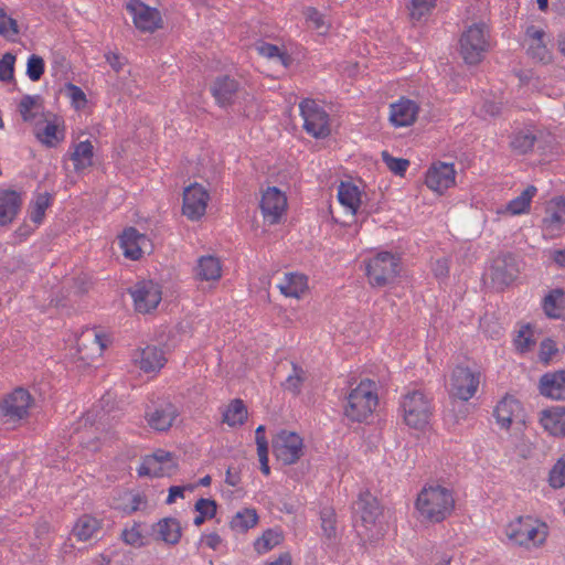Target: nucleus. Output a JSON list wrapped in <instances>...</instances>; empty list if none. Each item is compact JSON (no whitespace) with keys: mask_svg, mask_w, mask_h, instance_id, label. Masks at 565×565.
I'll return each mask as SVG.
<instances>
[{"mask_svg":"<svg viewBox=\"0 0 565 565\" xmlns=\"http://www.w3.org/2000/svg\"><path fill=\"white\" fill-rule=\"evenodd\" d=\"M550 486L559 489L565 486V455H563L550 471Z\"/></svg>","mask_w":565,"mask_h":565,"instance_id":"43","label":"nucleus"},{"mask_svg":"<svg viewBox=\"0 0 565 565\" xmlns=\"http://www.w3.org/2000/svg\"><path fill=\"white\" fill-rule=\"evenodd\" d=\"M135 309L140 313H149L156 309L162 299L160 286L152 280H141L129 289Z\"/></svg>","mask_w":565,"mask_h":565,"instance_id":"10","label":"nucleus"},{"mask_svg":"<svg viewBox=\"0 0 565 565\" xmlns=\"http://www.w3.org/2000/svg\"><path fill=\"white\" fill-rule=\"evenodd\" d=\"M164 361L161 349H158L157 347H147L141 351L140 369L145 372H152L161 369Z\"/></svg>","mask_w":565,"mask_h":565,"instance_id":"34","label":"nucleus"},{"mask_svg":"<svg viewBox=\"0 0 565 565\" xmlns=\"http://www.w3.org/2000/svg\"><path fill=\"white\" fill-rule=\"evenodd\" d=\"M147 239L146 235L140 234L135 227H127L119 237L120 247L125 257L137 260L141 257V244Z\"/></svg>","mask_w":565,"mask_h":565,"instance_id":"27","label":"nucleus"},{"mask_svg":"<svg viewBox=\"0 0 565 565\" xmlns=\"http://www.w3.org/2000/svg\"><path fill=\"white\" fill-rule=\"evenodd\" d=\"M565 292L562 289H553L545 296L543 301V309L547 317L550 318H558L559 313L557 309L559 308L558 303L562 298H564Z\"/></svg>","mask_w":565,"mask_h":565,"instance_id":"40","label":"nucleus"},{"mask_svg":"<svg viewBox=\"0 0 565 565\" xmlns=\"http://www.w3.org/2000/svg\"><path fill=\"white\" fill-rule=\"evenodd\" d=\"M184 497V488L180 486H172L169 488V494L166 500L167 504H172L177 498H183Z\"/></svg>","mask_w":565,"mask_h":565,"instance_id":"64","label":"nucleus"},{"mask_svg":"<svg viewBox=\"0 0 565 565\" xmlns=\"http://www.w3.org/2000/svg\"><path fill=\"white\" fill-rule=\"evenodd\" d=\"M519 274L516 257L511 253L497 256L490 267V278L497 289L503 290Z\"/></svg>","mask_w":565,"mask_h":565,"instance_id":"12","label":"nucleus"},{"mask_svg":"<svg viewBox=\"0 0 565 565\" xmlns=\"http://www.w3.org/2000/svg\"><path fill=\"white\" fill-rule=\"evenodd\" d=\"M437 0H412L411 17L419 21L436 7Z\"/></svg>","mask_w":565,"mask_h":565,"instance_id":"49","label":"nucleus"},{"mask_svg":"<svg viewBox=\"0 0 565 565\" xmlns=\"http://www.w3.org/2000/svg\"><path fill=\"white\" fill-rule=\"evenodd\" d=\"M521 411V403L513 396L507 395L495 406L493 416L501 428L509 429L513 422V417H515Z\"/></svg>","mask_w":565,"mask_h":565,"instance_id":"26","label":"nucleus"},{"mask_svg":"<svg viewBox=\"0 0 565 565\" xmlns=\"http://www.w3.org/2000/svg\"><path fill=\"white\" fill-rule=\"evenodd\" d=\"M177 469H178V463H169V466L162 467L161 463L157 462V465L151 466L149 468V471L148 470L146 471L143 469V462H142L138 469V475L140 477H142V476L163 477V476H171L172 473L175 472Z\"/></svg>","mask_w":565,"mask_h":565,"instance_id":"47","label":"nucleus"},{"mask_svg":"<svg viewBox=\"0 0 565 565\" xmlns=\"http://www.w3.org/2000/svg\"><path fill=\"white\" fill-rule=\"evenodd\" d=\"M45 63L43 57L36 54L30 55L26 63V75L32 82L39 81L44 74Z\"/></svg>","mask_w":565,"mask_h":565,"instance_id":"44","label":"nucleus"},{"mask_svg":"<svg viewBox=\"0 0 565 565\" xmlns=\"http://www.w3.org/2000/svg\"><path fill=\"white\" fill-rule=\"evenodd\" d=\"M7 31L8 35L4 36L7 40L14 41L17 35L20 33L18 21L11 17L7 19Z\"/></svg>","mask_w":565,"mask_h":565,"instance_id":"62","label":"nucleus"},{"mask_svg":"<svg viewBox=\"0 0 565 565\" xmlns=\"http://www.w3.org/2000/svg\"><path fill=\"white\" fill-rule=\"evenodd\" d=\"M543 131L535 127H524L512 132L510 147L518 154H526L534 150L535 145L541 148Z\"/></svg>","mask_w":565,"mask_h":565,"instance_id":"19","label":"nucleus"},{"mask_svg":"<svg viewBox=\"0 0 565 565\" xmlns=\"http://www.w3.org/2000/svg\"><path fill=\"white\" fill-rule=\"evenodd\" d=\"M121 537L126 544L141 547L147 543L145 542V536L139 531V524H135L131 529H125L121 533Z\"/></svg>","mask_w":565,"mask_h":565,"instance_id":"51","label":"nucleus"},{"mask_svg":"<svg viewBox=\"0 0 565 565\" xmlns=\"http://www.w3.org/2000/svg\"><path fill=\"white\" fill-rule=\"evenodd\" d=\"M303 118L305 130L315 138H326L330 135L329 115L313 99H303L299 104Z\"/></svg>","mask_w":565,"mask_h":565,"instance_id":"8","label":"nucleus"},{"mask_svg":"<svg viewBox=\"0 0 565 565\" xmlns=\"http://www.w3.org/2000/svg\"><path fill=\"white\" fill-rule=\"evenodd\" d=\"M294 374L289 375L286 380V390L292 392L294 394H299L301 384L303 382L302 377V369L292 363Z\"/></svg>","mask_w":565,"mask_h":565,"instance_id":"53","label":"nucleus"},{"mask_svg":"<svg viewBox=\"0 0 565 565\" xmlns=\"http://www.w3.org/2000/svg\"><path fill=\"white\" fill-rule=\"evenodd\" d=\"M352 509L354 526L359 536H367V531L375 525L382 514L377 499L369 491L361 492Z\"/></svg>","mask_w":565,"mask_h":565,"instance_id":"6","label":"nucleus"},{"mask_svg":"<svg viewBox=\"0 0 565 565\" xmlns=\"http://www.w3.org/2000/svg\"><path fill=\"white\" fill-rule=\"evenodd\" d=\"M157 462L161 465L166 463V466H169V463H177L172 452L158 449L152 455L143 458V469L147 471V469L149 470V468L157 465Z\"/></svg>","mask_w":565,"mask_h":565,"instance_id":"45","label":"nucleus"},{"mask_svg":"<svg viewBox=\"0 0 565 565\" xmlns=\"http://www.w3.org/2000/svg\"><path fill=\"white\" fill-rule=\"evenodd\" d=\"M338 200L353 215L359 213L361 192L355 184L351 182H341L338 189Z\"/></svg>","mask_w":565,"mask_h":565,"instance_id":"30","label":"nucleus"},{"mask_svg":"<svg viewBox=\"0 0 565 565\" xmlns=\"http://www.w3.org/2000/svg\"><path fill=\"white\" fill-rule=\"evenodd\" d=\"M539 422L551 436L565 438V406H551L542 409Z\"/></svg>","mask_w":565,"mask_h":565,"instance_id":"21","label":"nucleus"},{"mask_svg":"<svg viewBox=\"0 0 565 565\" xmlns=\"http://www.w3.org/2000/svg\"><path fill=\"white\" fill-rule=\"evenodd\" d=\"M100 529V523L97 519L90 515L81 516L73 527V535L78 541L86 542L92 539Z\"/></svg>","mask_w":565,"mask_h":565,"instance_id":"32","label":"nucleus"},{"mask_svg":"<svg viewBox=\"0 0 565 565\" xmlns=\"http://www.w3.org/2000/svg\"><path fill=\"white\" fill-rule=\"evenodd\" d=\"M456 171L454 164L440 162L434 164L426 173V185L438 193H443L455 184Z\"/></svg>","mask_w":565,"mask_h":565,"instance_id":"18","label":"nucleus"},{"mask_svg":"<svg viewBox=\"0 0 565 565\" xmlns=\"http://www.w3.org/2000/svg\"><path fill=\"white\" fill-rule=\"evenodd\" d=\"M417 105L409 99H401L391 105L390 120L395 127H406L412 125L417 115Z\"/></svg>","mask_w":565,"mask_h":565,"instance_id":"24","label":"nucleus"},{"mask_svg":"<svg viewBox=\"0 0 565 565\" xmlns=\"http://www.w3.org/2000/svg\"><path fill=\"white\" fill-rule=\"evenodd\" d=\"M14 63L15 56L7 52L2 55L0 60V81L1 82H10L13 79L14 75Z\"/></svg>","mask_w":565,"mask_h":565,"instance_id":"48","label":"nucleus"},{"mask_svg":"<svg viewBox=\"0 0 565 565\" xmlns=\"http://www.w3.org/2000/svg\"><path fill=\"white\" fill-rule=\"evenodd\" d=\"M271 447L277 460L286 466L294 465L303 455L302 438L298 434L286 429H281L273 437Z\"/></svg>","mask_w":565,"mask_h":565,"instance_id":"7","label":"nucleus"},{"mask_svg":"<svg viewBox=\"0 0 565 565\" xmlns=\"http://www.w3.org/2000/svg\"><path fill=\"white\" fill-rule=\"evenodd\" d=\"M401 271V257L390 252H380L366 265V276L373 287H385L396 279Z\"/></svg>","mask_w":565,"mask_h":565,"instance_id":"4","label":"nucleus"},{"mask_svg":"<svg viewBox=\"0 0 565 565\" xmlns=\"http://www.w3.org/2000/svg\"><path fill=\"white\" fill-rule=\"evenodd\" d=\"M536 192L537 189L534 185L526 186L519 196L508 203L507 211L512 215L525 213L530 209L531 201Z\"/></svg>","mask_w":565,"mask_h":565,"instance_id":"37","label":"nucleus"},{"mask_svg":"<svg viewBox=\"0 0 565 565\" xmlns=\"http://www.w3.org/2000/svg\"><path fill=\"white\" fill-rule=\"evenodd\" d=\"M126 8L131 13L138 30L152 33L161 28V14L156 8H150L140 0H130Z\"/></svg>","mask_w":565,"mask_h":565,"instance_id":"13","label":"nucleus"},{"mask_svg":"<svg viewBox=\"0 0 565 565\" xmlns=\"http://www.w3.org/2000/svg\"><path fill=\"white\" fill-rule=\"evenodd\" d=\"M278 287L284 296L300 298L301 294L307 288V277L302 274L288 273L285 275L284 282Z\"/></svg>","mask_w":565,"mask_h":565,"instance_id":"31","label":"nucleus"},{"mask_svg":"<svg viewBox=\"0 0 565 565\" xmlns=\"http://www.w3.org/2000/svg\"><path fill=\"white\" fill-rule=\"evenodd\" d=\"M225 482L231 487H236L241 482V471L237 468L228 467L226 470Z\"/></svg>","mask_w":565,"mask_h":565,"instance_id":"61","label":"nucleus"},{"mask_svg":"<svg viewBox=\"0 0 565 565\" xmlns=\"http://www.w3.org/2000/svg\"><path fill=\"white\" fill-rule=\"evenodd\" d=\"M66 88L67 90L70 92V96L72 98V100L76 104L78 103H83L85 104L87 102L86 99V95L85 93L82 90L81 87L72 84V83H68L66 84ZM77 107H79V105H76Z\"/></svg>","mask_w":565,"mask_h":565,"instance_id":"60","label":"nucleus"},{"mask_svg":"<svg viewBox=\"0 0 565 565\" xmlns=\"http://www.w3.org/2000/svg\"><path fill=\"white\" fill-rule=\"evenodd\" d=\"M258 522V515L255 509H244L243 511H238L230 522V526L234 531H238L242 533L247 532L249 529L254 527Z\"/></svg>","mask_w":565,"mask_h":565,"instance_id":"36","label":"nucleus"},{"mask_svg":"<svg viewBox=\"0 0 565 565\" xmlns=\"http://www.w3.org/2000/svg\"><path fill=\"white\" fill-rule=\"evenodd\" d=\"M105 58L107 63L110 65V67L117 73L121 71L122 66L126 63L125 57L114 52H108L107 54H105Z\"/></svg>","mask_w":565,"mask_h":565,"instance_id":"59","label":"nucleus"},{"mask_svg":"<svg viewBox=\"0 0 565 565\" xmlns=\"http://www.w3.org/2000/svg\"><path fill=\"white\" fill-rule=\"evenodd\" d=\"M247 408L244 402L239 398H235L227 406L223 414V422L231 427L242 426L247 420Z\"/></svg>","mask_w":565,"mask_h":565,"instance_id":"33","label":"nucleus"},{"mask_svg":"<svg viewBox=\"0 0 565 565\" xmlns=\"http://www.w3.org/2000/svg\"><path fill=\"white\" fill-rule=\"evenodd\" d=\"M382 160L394 174L403 177L409 166V161L403 158H395L388 151H382Z\"/></svg>","mask_w":565,"mask_h":565,"instance_id":"42","label":"nucleus"},{"mask_svg":"<svg viewBox=\"0 0 565 565\" xmlns=\"http://www.w3.org/2000/svg\"><path fill=\"white\" fill-rule=\"evenodd\" d=\"M550 258L561 268H565V247L550 252Z\"/></svg>","mask_w":565,"mask_h":565,"instance_id":"63","label":"nucleus"},{"mask_svg":"<svg viewBox=\"0 0 565 565\" xmlns=\"http://www.w3.org/2000/svg\"><path fill=\"white\" fill-rule=\"evenodd\" d=\"M209 193L198 184H191L183 191L182 212L192 221L201 218L206 210Z\"/></svg>","mask_w":565,"mask_h":565,"instance_id":"14","label":"nucleus"},{"mask_svg":"<svg viewBox=\"0 0 565 565\" xmlns=\"http://www.w3.org/2000/svg\"><path fill=\"white\" fill-rule=\"evenodd\" d=\"M557 351L558 349L554 340L550 338L544 339L540 344V361L544 364H548Z\"/></svg>","mask_w":565,"mask_h":565,"instance_id":"54","label":"nucleus"},{"mask_svg":"<svg viewBox=\"0 0 565 565\" xmlns=\"http://www.w3.org/2000/svg\"><path fill=\"white\" fill-rule=\"evenodd\" d=\"M321 527L327 537L331 539L335 535V521L332 512H322Z\"/></svg>","mask_w":565,"mask_h":565,"instance_id":"56","label":"nucleus"},{"mask_svg":"<svg viewBox=\"0 0 565 565\" xmlns=\"http://www.w3.org/2000/svg\"><path fill=\"white\" fill-rule=\"evenodd\" d=\"M22 206L21 194L14 190L0 191V225L13 222Z\"/></svg>","mask_w":565,"mask_h":565,"instance_id":"23","label":"nucleus"},{"mask_svg":"<svg viewBox=\"0 0 565 565\" xmlns=\"http://www.w3.org/2000/svg\"><path fill=\"white\" fill-rule=\"evenodd\" d=\"M542 227L551 237L559 236L565 231V199L563 196L554 198L547 203Z\"/></svg>","mask_w":565,"mask_h":565,"instance_id":"15","label":"nucleus"},{"mask_svg":"<svg viewBox=\"0 0 565 565\" xmlns=\"http://www.w3.org/2000/svg\"><path fill=\"white\" fill-rule=\"evenodd\" d=\"M152 531L157 540H161L170 545L178 544L182 535L180 522L175 518L160 520L153 524Z\"/></svg>","mask_w":565,"mask_h":565,"instance_id":"28","label":"nucleus"},{"mask_svg":"<svg viewBox=\"0 0 565 565\" xmlns=\"http://www.w3.org/2000/svg\"><path fill=\"white\" fill-rule=\"evenodd\" d=\"M239 87V82L233 76L218 75L212 82L210 92L220 107H226L235 102Z\"/></svg>","mask_w":565,"mask_h":565,"instance_id":"16","label":"nucleus"},{"mask_svg":"<svg viewBox=\"0 0 565 565\" xmlns=\"http://www.w3.org/2000/svg\"><path fill=\"white\" fill-rule=\"evenodd\" d=\"M527 54L540 62H548L551 58L550 52L543 41L532 42L529 45Z\"/></svg>","mask_w":565,"mask_h":565,"instance_id":"55","label":"nucleus"},{"mask_svg":"<svg viewBox=\"0 0 565 565\" xmlns=\"http://www.w3.org/2000/svg\"><path fill=\"white\" fill-rule=\"evenodd\" d=\"M489 30L484 23L468 26L459 39V53L468 65H477L489 50Z\"/></svg>","mask_w":565,"mask_h":565,"instance_id":"3","label":"nucleus"},{"mask_svg":"<svg viewBox=\"0 0 565 565\" xmlns=\"http://www.w3.org/2000/svg\"><path fill=\"white\" fill-rule=\"evenodd\" d=\"M194 509L203 516L212 519L216 514L217 503L215 500L201 498L195 502Z\"/></svg>","mask_w":565,"mask_h":565,"instance_id":"52","label":"nucleus"},{"mask_svg":"<svg viewBox=\"0 0 565 565\" xmlns=\"http://www.w3.org/2000/svg\"><path fill=\"white\" fill-rule=\"evenodd\" d=\"M36 136L42 142H44L45 145H47L50 147L55 146L56 142H58L60 140H62L64 138L63 135L61 137L57 136V126L51 121H49L45 125L42 134L39 131V132H36Z\"/></svg>","mask_w":565,"mask_h":565,"instance_id":"50","label":"nucleus"},{"mask_svg":"<svg viewBox=\"0 0 565 565\" xmlns=\"http://www.w3.org/2000/svg\"><path fill=\"white\" fill-rule=\"evenodd\" d=\"M94 147L89 140L81 141L75 146V150L71 156L75 170L85 169L93 164Z\"/></svg>","mask_w":565,"mask_h":565,"instance_id":"35","label":"nucleus"},{"mask_svg":"<svg viewBox=\"0 0 565 565\" xmlns=\"http://www.w3.org/2000/svg\"><path fill=\"white\" fill-rule=\"evenodd\" d=\"M287 205L285 194L276 186L268 188L262 196L260 209L265 218L270 224L279 222V218Z\"/></svg>","mask_w":565,"mask_h":565,"instance_id":"17","label":"nucleus"},{"mask_svg":"<svg viewBox=\"0 0 565 565\" xmlns=\"http://www.w3.org/2000/svg\"><path fill=\"white\" fill-rule=\"evenodd\" d=\"M415 508L422 520L440 523L451 514L455 499L449 489L439 484L424 487L417 494Z\"/></svg>","mask_w":565,"mask_h":565,"instance_id":"1","label":"nucleus"},{"mask_svg":"<svg viewBox=\"0 0 565 565\" xmlns=\"http://www.w3.org/2000/svg\"><path fill=\"white\" fill-rule=\"evenodd\" d=\"M19 113L24 121H32L42 109V97L40 95H24L18 106Z\"/></svg>","mask_w":565,"mask_h":565,"instance_id":"38","label":"nucleus"},{"mask_svg":"<svg viewBox=\"0 0 565 565\" xmlns=\"http://www.w3.org/2000/svg\"><path fill=\"white\" fill-rule=\"evenodd\" d=\"M404 422L415 429H423L431 416V406L422 391H413L404 395L401 403Z\"/></svg>","mask_w":565,"mask_h":565,"instance_id":"5","label":"nucleus"},{"mask_svg":"<svg viewBox=\"0 0 565 565\" xmlns=\"http://www.w3.org/2000/svg\"><path fill=\"white\" fill-rule=\"evenodd\" d=\"M195 276L200 280H218L222 276V266L217 257L207 255L198 259Z\"/></svg>","mask_w":565,"mask_h":565,"instance_id":"29","label":"nucleus"},{"mask_svg":"<svg viewBox=\"0 0 565 565\" xmlns=\"http://www.w3.org/2000/svg\"><path fill=\"white\" fill-rule=\"evenodd\" d=\"M32 397L28 390L23 387L15 388L2 403V412L4 416L12 419H22L28 415Z\"/></svg>","mask_w":565,"mask_h":565,"instance_id":"20","label":"nucleus"},{"mask_svg":"<svg viewBox=\"0 0 565 565\" xmlns=\"http://www.w3.org/2000/svg\"><path fill=\"white\" fill-rule=\"evenodd\" d=\"M540 394L555 401H565V370L547 372L539 382Z\"/></svg>","mask_w":565,"mask_h":565,"instance_id":"22","label":"nucleus"},{"mask_svg":"<svg viewBox=\"0 0 565 565\" xmlns=\"http://www.w3.org/2000/svg\"><path fill=\"white\" fill-rule=\"evenodd\" d=\"M375 388V383L366 379L351 390L344 406V415L348 419L362 423L372 415L379 403Z\"/></svg>","mask_w":565,"mask_h":565,"instance_id":"2","label":"nucleus"},{"mask_svg":"<svg viewBox=\"0 0 565 565\" xmlns=\"http://www.w3.org/2000/svg\"><path fill=\"white\" fill-rule=\"evenodd\" d=\"M507 535L519 545L542 543L545 540V532H540L537 521L531 516H519L511 522L507 527Z\"/></svg>","mask_w":565,"mask_h":565,"instance_id":"11","label":"nucleus"},{"mask_svg":"<svg viewBox=\"0 0 565 565\" xmlns=\"http://www.w3.org/2000/svg\"><path fill=\"white\" fill-rule=\"evenodd\" d=\"M52 195L47 192L39 193L29 205L30 218L35 224H41L46 209L51 205Z\"/></svg>","mask_w":565,"mask_h":565,"instance_id":"39","label":"nucleus"},{"mask_svg":"<svg viewBox=\"0 0 565 565\" xmlns=\"http://www.w3.org/2000/svg\"><path fill=\"white\" fill-rule=\"evenodd\" d=\"M306 15L307 21L310 22L316 30H321L326 26L323 15L316 8H308Z\"/></svg>","mask_w":565,"mask_h":565,"instance_id":"58","label":"nucleus"},{"mask_svg":"<svg viewBox=\"0 0 565 565\" xmlns=\"http://www.w3.org/2000/svg\"><path fill=\"white\" fill-rule=\"evenodd\" d=\"M178 415L177 407L171 403H167L157 407L153 412L147 413V420L151 428L158 431H166L172 426Z\"/></svg>","mask_w":565,"mask_h":565,"instance_id":"25","label":"nucleus"},{"mask_svg":"<svg viewBox=\"0 0 565 565\" xmlns=\"http://www.w3.org/2000/svg\"><path fill=\"white\" fill-rule=\"evenodd\" d=\"M433 273L436 278L438 279H445L449 275V260L446 257L437 259L433 264Z\"/></svg>","mask_w":565,"mask_h":565,"instance_id":"57","label":"nucleus"},{"mask_svg":"<svg viewBox=\"0 0 565 565\" xmlns=\"http://www.w3.org/2000/svg\"><path fill=\"white\" fill-rule=\"evenodd\" d=\"M281 535L273 530H267L264 534L256 541V550L262 552H267L280 543Z\"/></svg>","mask_w":565,"mask_h":565,"instance_id":"46","label":"nucleus"},{"mask_svg":"<svg viewBox=\"0 0 565 565\" xmlns=\"http://www.w3.org/2000/svg\"><path fill=\"white\" fill-rule=\"evenodd\" d=\"M479 383L480 373L458 365L451 373L449 393L452 397L467 402L476 394Z\"/></svg>","mask_w":565,"mask_h":565,"instance_id":"9","label":"nucleus"},{"mask_svg":"<svg viewBox=\"0 0 565 565\" xmlns=\"http://www.w3.org/2000/svg\"><path fill=\"white\" fill-rule=\"evenodd\" d=\"M256 49L258 53L265 57H278L281 64L285 66H288L291 62V57L287 53L281 52L280 49L275 44L262 42L256 46Z\"/></svg>","mask_w":565,"mask_h":565,"instance_id":"41","label":"nucleus"}]
</instances>
